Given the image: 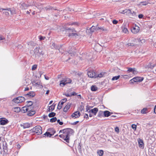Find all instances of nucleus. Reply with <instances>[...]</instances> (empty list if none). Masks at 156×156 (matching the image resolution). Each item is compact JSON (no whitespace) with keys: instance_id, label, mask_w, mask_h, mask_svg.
Returning <instances> with one entry per match:
<instances>
[{"instance_id":"8fccbe9b","label":"nucleus","mask_w":156,"mask_h":156,"mask_svg":"<svg viewBox=\"0 0 156 156\" xmlns=\"http://www.w3.org/2000/svg\"><path fill=\"white\" fill-rule=\"evenodd\" d=\"M91 107H92L90 106L88 107V106H87L86 108V111L89 112V111H90V110H91L90 109V108Z\"/></svg>"},{"instance_id":"c9c22d12","label":"nucleus","mask_w":156,"mask_h":156,"mask_svg":"<svg viewBox=\"0 0 156 156\" xmlns=\"http://www.w3.org/2000/svg\"><path fill=\"white\" fill-rule=\"evenodd\" d=\"M55 105V104L53 103L51 105L49 106L50 108L51 109V111H52L54 109Z\"/></svg>"},{"instance_id":"09e8293b","label":"nucleus","mask_w":156,"mask_h":156,"mask_svg":"<svg viewBox=\"0 0 156 156\" xmlns=\"http://www.w3.org/2000/svg\"><path fill=\"white\" fill-rule=\"evenodd\" d=\"M132 72L134 74H136L137 73V71L136 70V69L135 68H134L133 71Z\"/></svg>"},{"instance_id":"a18cd8bd","label":"nucleus","mask_w":156,"mask_h":156,"mask_svg":"<svg viewBox=\"0 0 156 156\" xmlns=\"http://www.w3.org/2000/svg\"><path fill=\"white\" fill-rule=\"evenodd\" d=\"M62 105H61V104H60V103H59L58 104L57 108L58 109H60L62 108Z\"/></svg>"},{"instance_id":"de8ad7c7","label":"nucleus","mask_w":156,"mask_h":156,"mask_svg":"<svg viewBox=\"0 0 156 156\" xmlns=\"http://www.w3.org/2000/svg\"><path fill=\"white\" fill-rule=\"evenodd\" d=\"M115 130L116 132L117 133H119V130L118 127H116L115 129Z\"/></svg>"},{"instance_id":"603ef678","label":"nucleus","mask_w":156,"mask_h":156,"mask_svg":"<svg viewBox=\"0 0 156 156\" xmlns=\"http://www.w3.org/2000/svg\"><path fill=\"white\" fill-rule=\"evenodd\" d=\"M118 23V21L116 20H114L112 21V23L113 24H116Z\"/></svg>"},{"instance_id":"f03ea898","label":"nucleus","mask_w":156,"mask_h":156,"mask_svg":"<svg viewBox=\"0 0 156 156\" xmlns=\"http://www.w3.org/2000/svg\"><path fill=\"white\" fill-rule=\"evenodd\" d=\"M32 132L35 133L37 135H40L42 133V128L40 126H37L31 129Z\"/></svg>"},{"instance_id":"680f3d73","label":"nucleus","mask_w":156,"mask_h":156,"mask_svg":"<svg viewBox=\"0 0 156 156\" xmlns=\"http://www.w3.org/2000/svg\"><path fill=\"white\" fill-rule=\"evenodd\" d=\"M27 108H28L27 112H30L31 110V107H30L27 106Z\"/></svg>"},{"instance_id":"b1692460","label":"nucleus","mask_w":156,"mask_h":156,"mask_svg":"<svg viewBox=\"0 0 156 156\" xmlns=\"http://www.w3.org/2000/svg\"><path fill=\"white\" fill-rule=\"evenodd\" d=\"M19 97L14 98L12 100L13 101L16 103H20V100L19 99Z\"/></svg>"},{"instance_id":"bf43d9fd","label":"nucleus","mask_w":156,"mask_h":156,"mask_svg":"<svg viewBox=\"0 0 156 156\" xmlns=\"http://www.w3.org/2000/svg\"><path fill=\"white\" fill-rule=\"evenodd\" d=\"M79 122V121H77L76 122H74L72 123L71 124H72L73 125H75L77 123H78Z\"/></svg>"},{"instance_id":"39448f33","label":"nucleus","mask_w":156,"mask_h":156,"mask_svg":"<svg viewBox=\"0 0 156 156\" xmlns=\"http://www.w3.org/2000/svg\"><path fill=\"white\" fill-rule=\"evenodd\" d=\"M140 30V27L136 25H135L134 27H133L131 29V32L134 34H136L138 33Z\"/></svg>"},{"instance_id":"864d4df0","label":"nucleus","mask_w":156,"mask_h":156,"mask_svg":"<svg viewBox=\"0 0 156 156\" xmlns=\"http://www.w3.org/2000/svg\"><path fill=\"white\" fill-rule=\"evenodd\" d=\"M132 127L133 129L136 130V126L135 125L133 124L132 125Z\"/></svg>"},{"instance_id":"a211bd4d","label":"nucleus","mask_w":156,"mask_h":156,"mask_svg":"<svg viewBox=\"0 0 156 156\" xmlns=\"http://www.w3.org/2000/svg\"><path fill=\"white\" fill-rule=\"evenodd\" d=\"M55 133V131H53V133H50L49 132H46L44 134V135L45 136H46L48 137H51V136L53 135Z\"/></svg>"},{"instance_id":"393cba45","label":"nucleus","mask_w":156,"mask_h":156,"mask_svg":"<svg viewBox=\"0 0 156 156\" xmlns=\"http://www.w3.org/2000/svg\"><path fill=\"white\" fill-rule=\"evenodd\" d=\"M98 87L95 85H92L91 87V90L92 91H96L98 90Z\"/></svg>"},{"instance_id":"13d9d810","label":"nucleus","mask_w":156,"mask_h":156,"mask_svg":"<svg viewBox=\"0 0 156 156\" xmlns=\"http://www.w3.org/2000/svg\"><path fill=\"white\" fill-rule=\"evenodd\" d=\"M127 45L128 46H134V44L133 43H128V44H127Z\"/></svg>"},{"instance_id":"ea45409f","label":"nucleus","mask_w":156,"mask_h":156,"mask_svg":"<svg viewBox=\"0 0 156 156\" xmlns=\"http://www.w3.org/2000/svg\"><path fill=\"white\" fill-rule=\"evenodd\" d=\"M128 70L127 72L128 73H130V72H132L133 71V68H128Z\"/></svg>"},{"instance_id":"37998d69","label":"nucleus","mask_w":156,"mask_h":156,"mask_svg":"<svg viewBox=\"0 0 156 156\" xmlns=\"http://www.w3.org/2000/svg\"><path fill=\"white\" fill-rule=\"evenodd\" d=\"M130 14H132L133 16H136V12L134 11H131L130 13H129Z\"/></svg>"},{"instance_id":"774afa93","label":"nucleus","mask_w":156,"mask_h":156,"mask_svg":"<svg viewBox=\"0 0 156 156\" xmlns=\"http://www.w3.org/2000/svg\"><path fill=\"white\" fill-rule=\"evenodd\" d=\"M50 130L51 131L50 132L51 133H53V131H55L54 130V129H51Z\"/></svg>"},{"instance_id":"f3484780","label":"nucleus","mask_w":156,"mask_h":156,"mask_svg":"<svg viewBox=\"0 0 156 156\" xmlns=\"http://www.w3.org/2000/svg\"><path fill=\"white\" fill-rule=\"evenodd\" d=\"M104 115L105 117H108L112 113L108 111H104Z\"/></svg>"},{"instance_id":"6e6d98bb","label":"nucleus","mask_w":156,"mask_h":156,"mask_svg":"<svg viewBox=\"0 0 156 156\" xmlns=\"http://www.w3.org/2000/svg\"><path fill=\"white\" fill-rule=\"evenodd\" d=\"M45 38V37H44L42 36H40V37L39 38V39L40 41H41L42 40H44Z\"/></svg>"},{"instance_id":"0e129e2a","label":"nucleus","mask_w":156,"mask_h":156,"mask_svg":"<svg viewBox=\"0 0 156 156\" xmlns=\"http://www.w3.org/2000/svg\"><path fill=\"white\" fill-rule=\"evenodd\" d=\"M64 95H65L66 96V97H71V95L70 94H63Z\"/></svg>"},{"instance_id":"aec40b11","label":"nucleus","mask_w":156,"mask_h":156,"mask_svg":"<svg viewBox=\"0 0 156 156\" xmlns=\"http://www.w3.org/2000/svg\"><path fill=\"white\" fill-rule=\"evenodd\" d=\"M119 12H120V13H122V14H124L125 13H130V12H131V10L129 9H126L125 10H122V12H120L119 11Z\"/></svg>"},{"instance_id":"a878e982","label":"nucleus","mask_w":156,"mask_h":156,"mask_svg":"<svg viewBox=\"0 0 156 156\" xmlns=\"http://www.w3.org/2000/svg\"><path fill=\"white\" fill-rule=\"evenodd\" d=\"M35 113V112L34 111H31L28 112V115L29 116H31L34 115Z\"/></svg>"},{"instance_id":"69168bd1","label":"nucleus","mask_w":156,"mask_h":156,"mask_svg":"<svg viewBox=\"0 0 156 156\" xmlns=\"http://www.w3.org/2000/svg\"><path fill=\"white\" fill-rule=\"evenodd\" d=\"M3 13L5 14L6 16H8L9 14V13L7 12H3Z\"/></svg>"},{"instance_id":"58836bf2","label":"nucleus","mask_w":156,"mask_h":156,"mask_svg":"<svg viewBox=\"0 0 156 156\" xmlns=\"http://www.w3.org/2000/svg\"><path fill=\"white\" fill-rule=\"evenodd\" d=\"M122 31L125 33H126L127 32H128V30L127 28L123 27L122 28Z\"/></svg>"},{"instance_id":"6ab92c4d","label":"nucleus","mask_w":156,"mask_h":156,"mask_svg":"<svg viewBox=\"0 0 156 156\" xmlns=\"http://www.w3.org/2000/svg\"><path fill=\"white\" fill-rule=\"evenodd\" d=\"M138 144H139V146L140 147H143V148L144 147V144L143 142V141L140 140L138 141Z\"/></svg>"},{"instance_id":"4c0bfd02","label":"nucleus","mask_w":156,"mask_h":156,"mask_svg":"<svg viewBox=\"0 0 156 156\" xmlns=\"http://www.w3.org/2000/svg\"><path fill=\"white\" fill-rule=\"evenodd\" d=\"M78 36V34L76 33H69V36Z\"/></svg>"},{"instance_id":"7c9ffc66","label":"nucleus","mask_w":156,"mask_h":156,"mask_svg":"<svg viewBox=\"0 0 156 156\" xmlns=\"http://www.w3.org/2000/svg\"><path fill=\"white\" fill-rule=\"evenodd\" d=\"M56 113L54 112H52L49 113L48 115V116L49 117H54L55 116Z\"/></svg>"},{"instance_id":"2eb2a0df","label":"nucleus","mask_w":156,"mask_h":156,"mask_svg":"<svg viewBox=\"0 0 156 156\" xmlns=\"http://www.w3.org/2000/svg\"><path fill=\"white\" fill-rule=\"evenodd\" d=\"M25 96H27L29 97H33L35 95V93L34 91H30Z\"/></svg>"},{"instance_id":"5fc2aeb1","label":"nucleus","mask_w":156,"mask_h":156,"mask_svg":"<svg viewBox=\"0 0 156 156\" xmlns=\"http://www.w3.org/2000/svg\"><path fill=\"white\" fill-rule=\"evenodd\" d=\"M5 39V38L2 35H0V40H3Z\"/></svg>"},{"instance_id":"c85d7f7f","label":"nucleus","mask_w":156,"mask_h":156,"mask_svg":"<svg viewBox=\"0 0 156 156\" xmlns=\"http://www.w3.org/2000/svg\"><path fill=\"white\" fill-rule=\"evenodd\" d=\"M148 4V2L147 1H144V2H141L140 5H147Z\"/></svg>"},{"instance_id":"dca6fc26","label":"nucleus","mask_w":156,"mask_h":156,"mask_svg":"<svg viewBox=\"0 0 156 156\" xmlns=\"http://www.w3.org/2000/svg\"><path fill=\"white\" fill-rule=\"evenodd\" d=\"M71 104L70 103H68V104L65 106L63 109L64 112H66L70 108Z\"/></svg>"},{"instance_id":"bb28decb","label":"nucleus","mask_w":156,"mask_h":156,"mask_svg":"<svg viewBox=\"0 0 156 156\" xmlns=\"http://www.w3.org/2000/svg\"><path fill=\"white\" fill-rule=\"evenodd\" d=\"M97 153L99 156H102L104 154V151L102 150H98Z\"/></svg>"},{"instance_id":"72a5a7b5","label":"nucleus","mask_w":156,"mask_h":156,"mask_svg":"<svg viewBox=\"0 0 156 156\" xmlns=\"http://www.w3.org/2000/svg\"><path fill=\"white\" fill-rule=\"evenodd\" d=\"M120 76V75H118L117 76H114L112 78V80H117L119 78Z\"/></svg>"},{"instance_id":"5701e85b","label":"nucleus","mask_w":156,"mask_h":156,"mask_svg":"<svg viewBox=\"0 0 156 156\" xmlns=\"http://www.w3.org/2000/svg\"><path fill=\"white\" fill-rule=\"evenodd\" d=\"M28 111V108L27 106L26 105L25 106L23 107L22 108L21 111L23 113H25Z\"/></svg>"},{"instance_id":"473e14b6","label":"nucleus","mask_w":156,"mask_h":156,"mask_svg":"<svg viewBox=\"0 0 156 156\" xmlns=\"http://www.w3.org/2000/svg\"><path fill=\"white\" fill-rule=\"evenodd\" d=\"M19 98L20 100V103H21L24 101L25 100V98L22 96H20Z\"/></svg>"},{"instance_id":"7ed1b4c3","label":"nucleus","mask_w":156,"mask_h":156,"mask_svg":"<svg viewBox=\"0 0 156 156\" xmlns=\"http://www.w3.org/2000/svg\"><path fill=\"white\" fill-rule=\"evenodd\" d=\"M72 82V80L69 78H65L60 81V85L61 87H64L66 84L70 83Z\"/></svg>"},{"instance_id":"423d86ee","label":"nucleus","mask_w":156,"mask_h":156,"mask_svg":"<svg viewBox=\"0 0 156 156\" xmlns=\"http://www.w3.org/2000/svg\"><path fill=\"white\" fill-rule=\"evenodd\" d=\"M96 27L93 26L89 29H87L86 30L87 33L88 34H91L96 30Z\"/></svg>"},{"instance_id":"6e6552de","label":"nucleus","mask_w":156,"mask_h":156,"mask_svg":"<svg viewBox=\"0 0 156 156\" xmlns=\"http://www.w3.org/2000/svg\"><path fill=\"white\" fill-rule=\"evenodd\" d=\"M144 80V78L140 77H136L133 78L132 80H131V81L132 82L133 81L134 82H141Z\"/></svg>"},{"instance_id":"49530a36","label":"nucleus","mask_w":156,"mask_h":156,"mask_svg":"<svg viewBox=\"0 0 156 156\" xmlns=\"http://www.w3.org/2000/svg\"><path fill=\"white\" fill-rule=\"evenodd\" d=\"M67 30H69V32L72 31V32H76L74 29H66Z\"/></svg>"},{"instance_id":"0eeeda50","label":"nucleus","mask_w":156,"mask_h":156,"mask_svg":"<svg viewBox=\"0 0 156 156\" xmlns=\"http://www.w3.org/2000/svg\"><path fill=\"white\" fill-rule=\"evenodd\" d=\"M87 75L90 78H96L97 77L96 73L94 71H90L87 73Z\"/></svg>"},{"instance_id":"e433bc0d","label":"nucleus","mask_w":156,"mask_h":156,"mask_svg":"<svg viewBox=\"0 0 156 156\" xmlns=\"http://www.w3.org/2000/svg\"><path fill=\"white\" fill-rule=\"evenodd\" d=\"M57 120V118L56 117H55L51 118L50 119V121L51 122H55Z\"/></svg>"},{"instance_id":"052dcab7","label":"nucleus","mask_w":156,"mask_h":156,"mask_svg":"<svg viewBox=\"0 0 156 156\" xmlns=\"http://www.w3.org/2000/svg\"><path fill=\"white\" fill-rule=\"evenodd\" d=\"M138 17L140 18V19H141V18H142L143 17V15L142 14H139V15H138Z\"/></svg>"},{"instance_id":"2f4dec72","label":"nucleus","mask_w":156,"mask_h":156,"mask_svg":"<svg viewBox=\"0 0 156 156\" xmlns=\"http://www.w3.org/2000/svg\"><path fill=\"white\" fill-rule=\"evenodd\" d=\"M104 112L102 111H100L98 113V116L99 117H101L103 116L104 115Z\"/></svg>"},{"instance_id":"a19ab883","label":"nucleus","mask_w":156,"mask_h":156,"mask_svg":"<svg viewBox=\"0 0 156 156\" xmlns=\"http://www.w3.org/2000/svg\"><path fill=\"white\" fill-rule=\"evenodd\" d=\"M62 101L61 103V105H63V104L67 101L66 98H64L62 100Z\"/></svg>"},{"instance_id":"4468645a","label":"nucleus","mask_w":156,"mask_h":156,"mask_svg":"<svg viewBox=\"0 0 156 156\" xmlns=\"http://www.w3.org/2000/svg\"><path fill=\"white\" fill-rule=\"evenodd\" d=\"M98 111V109L97 108H94L93 109L90 110L89 111V113L91 112L92 114H93V115H95L96 113Z\"/></svg>"},{"instance_id":"1a4fd4ad","label":"nucleus","mask_w":156,"mask_h":156,"mask_svg":"<svg viewBox=\"0 0 156 156\" xmlns=\"http://www.w3.org/2000/svg\"><path fill=\"white\" fill-rule=\"evenodd\" d=\"M9 122L8 120L5 118H2L0 120V124L4 125L7 124Z\"/></svg>"},{"instance_id":"338daca9","label":"nucleus","mask_w":156,"mask_h":156,"mask_svg":"<svg viewBox=\"0 0 156 156\" xmlns=\"http://www.w3.org/2000/svg\"><path fill=\"white\" fill-rule=\"evenodd\" d=\"M76 94L75 92H73L72 94H71V96H74L76 95Z\"/></svg>"},{"instance_id":"ddd939ff","label":"nucleus","mask_w":156,"mask_h":156,"mask_svg":"<svg viewBox=\"0 0 156 156\" xmlns=\"http://www.w3.org/2000/svg\"><path fill=\"white\" fill-rule=\"evenodd\" d=\"M20 126L21 127H23L24 129H26L30 127L31 124L29 123L26 122L23 123L22 124H21Z\"/></svg>"},{"instance_id":"4be33fe9","label":"nucleus","mask_w":156,"mask_h":156,"mask_svg":"<svg viewBox=\"0 0 156 156\" xmlns=\"http://www.w3.org/2000/svg\"><path fill=\"white\" fill-rule=\"evenodd\" d=\"M99 30H102V31H107V30L106 28H104L103 27H96V30L98 31Z\"/></svg>"},{"instance_id":"cd10ccee","label":"nucleus","mask_w":156,"mask_h":156,"mask_svg":"<svg viewBox=\"0 0 156 156\" xmlns=\"http://www.w3.org/2000/svg\"><path fill=\"white\" fill-rule=\"evenodd\" d=\"M147 108H144L141 110V113L142 114H145L147 112Z\"/></svg>"},{"instance_id":"4d7b16f0","label":"nucleus","mask_w":156,"mask_h":156,"mask_svg":"<svg viewBox=\"0 0 156 156\" xmlns=\"http://www.w3.org/2000/svg\"><path fill=\"white\" fill-rule=\"evenodd\" d=\"M45 9L46 10H51L52 9V8L50 7H46L45 8Z\"/></svg>"},{"instance_id":"f8f14e48","label":"nucleus","mask_w":156,"mask_h":156,"mask_svg":"<svg viewBox=\"0 0 156 156\" xmlns=\"http://www.w3.org/2000/svg\"><path fill=\"white\" fill-rule=\"evenodd\" d=\"M52 46H53V48H54L55 49H58L59 51V52H60L59 49L60 48H61L62 47V45L60 44V45H56L55 43H53L52 44Z\"/></svg>"},{"instance_id":"20e7f679","label":"nucleus","mask_w":156,"mask_h":156,"mask_svg":"<svg viewBox=\"0 0 156 156\" xmlns=\"http://www.w3.org/2000/svg\"><path fill=\"white\" fill-rule=\"evenodd\" d=\"M34 52L36 56H39L41 55L44 54L42 53V51L38 47L34 49Z\"/></svg>"},{"instance_id":"c03bdc74","label":"nucleus","mask_w":156,"mask_h":156,"mask_svg":"<svg viewBox=\"0 0 156 156\" xmlns=\"http://www.w3.org/2000/svg\"><path fill=\"white\" fill-rule=\"evenodd\" d=\"M104 73H101L99 74H98L97 76L98 77H102L103 76Z\"/></svg>"},{"instance_id":"9b49d317","label":"nucleus","mask_w":156,"mask_h":156,"mask_svg":"<svg viewBox=\"0 0 156 156\" xmlns=\"http://www.w3.org/2000/svg\"><path fill=\"white\" fill-rule=\"evenodd\" d=\"M32 84L33 86H40V88H42L43 86L41 84V82L40 81H34L32 82Z\"/></svg>"},{"instance_id":"e2e57ef3","label":"nucleus","mask_w":156,"mask_h":156,"mask_svg":"<svg viewBox=\"0 0 156 156\" xmlns=\"http://www.w3.org/2000/svg\"><path fill=\"white\" fill-rule=\"evenodd\" d=\"M84 117L85 118H86V119H88V115L87 114H85Z\"/></svg>"},{"instance_id":"f257e3e1","label":"nucleus","mask_w":156,"mask_h":156,"mask_svg":"<svg viewBox=\"0 0 156 156\" xmlns=\"http://www.w3.org/2000/svg\"><path fill=\"white\" fill-rule=\"evenodd\" d=\"M74 133L73 130L70 128L60 130L59 132V133H62L60 134L59 137L62 138L67 143H69L70 136L73 134Z\"/></svg>"},{"instance_id":"79ce46f5","label":"nucleus","mask_w":156,"mask_h":156,"mask_svg":"<svg viewBox=\"0 0 156 156\" xmlns=\"http://www.w3.org/2000/svg\"><path fill=\"white\" fill-rule=\"evenodd\" d=\"M37 67V65H34L32 68V70H35V69H36Z\"/></svg>"},{"instance_id":"9d476101","label":"nucleus","mask_w":156,"mask_h":156,"mask_svg":"<svg viewBox=\"0 0 156 156\" xmlns=\"http://www.w3.org/2000/svg\"><path fill=\"white\" fill-rule=\"evenodd\" d=\"M80 115V113L79 111H77L72 114L71 115L73 118L76 119L79 118Z\"/></svg>"},{"instance_id":"3c124183","label":"nucleus","mask_w":156,"mask_h":156,"mask_svg":"<svg viewBox=\"0 0 156 156\" xmlns=\"http://www.w3.org/2000/svg\"><path fill=\"white\" fill-rule=\"evenodd\" d=\"M57 121L58 123L60 125H62L63 124V122H62L60 121L59 119H58Z\"/></svg>"},{"instance_id":"f704fd0d","label":"nucleus","mask_w":156,"mask_h":156,"mask_svg":"<svg viewBox=\"0 0 156 156\" xmlns=\"http://www.w3.org/2000/svg\"><path fill=\"white\" fill-rule=\"evenodd\" d=\"M6 10H8V11H10V12L12 14H14L15 13V11L14 10H11V9L10 8L6 9Z\"/></svg>"},{"instance_id":"c756f323","label":"nucleus","mask_w":156,"mask_h":156,"mask_svg":"<svg viewBox=\"0 0 156 156\" xmlns=\"http://www.w3.org/2000/svg\"><path fill=\"white\" fill-rule=\"evenodd\" d=\"M27 106L30 107L33 104V102L30 101H27Z\"/></svg>"},{"instance_id":"412c9836","label":"nucleus","mask_w":156,"mask_h":156,"mask_svg":"<svg viewBox=\"0 0 156 156\" xmlns=\"http://www.w3.org/2000/svg\"><path fill=\"white\" fill-rule=\"evenodd\" d=\"M13 111L16 112L18 113L20 111V108L19 107H15L13 108Z\"/></svg>"}]
</instances>
